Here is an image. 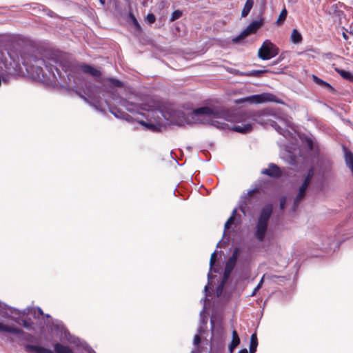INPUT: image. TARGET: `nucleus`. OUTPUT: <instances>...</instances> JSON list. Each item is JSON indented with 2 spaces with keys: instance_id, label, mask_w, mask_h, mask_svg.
I'll return each instance as SVG.
<instances>
[{
  "instance_id": "f257e3e1",
  "label": "nucleus",
  "mask_w": 353,
  "mask_h": 353,
  "mask_svg": "<svg viewBox=\"0 0 353 353\" xmlns=\"http://www.w3.org/2000/svg\"><path fill=\"white\" fill-rule=\"evenodd\" d=\"M8 55L10 61L3 56L1 59L9 73L21 72L23 65L33 79L46 83L60 84L68 90H75L77 93L79 81V79L74 76L77 72L82 71L95 77L101 75L99 70L88 64L70 67L65 61L62 60L57 54H53L46 59L32 54H23L20 57H14L8 52Z\"/></svg>"
},
{
  "instance_id": "f03ea898",
  "label": "nucleus",
  "mask_w": 353,
  "mask_h": 353,
  "mask_svg": "<svg viewBox=\"0 0 353 353\" xmlns=\"http://www.w3.org/2000/svg\"><path fill=\"white\" fill-rule=\"evenodd\" d=\"M171 122L178 125L185 124L204 123L205 121L218 128H225V123L218 119L229 120V113L223 108L203 106L194 109L186 115L183 111L173 110L170 114Z\"/></svg>"
},
{
  "instance_id": "7ed1b4c3",
  "label": "nucleus",
  "mask_w": 353,
  "mask_h": 353,
  "mask_svg": "<svg viewBox=\"0 0 353 353\" xmlns=\"http://www.w3.org/2000/svg\"><path fill=\"white\" fill-rule=\"evenodd\" d=\"M253 120L261 125H270L279 134L288 138L292 136L286 127L290 126V122L286 119L270 112V110H264L253 115Z\"/></svg>"
},
{
  "instance_id": "20e7f679",
  "label": "nucleus",
  "mask_w": 353,
  "mask_h": 353,
  "mask_svg": "<svg viewBox=\"0 0 353 353\" xmlns=\"http://www.w3.org/2000/svg\"><path fill=\"white\" fill-rule=\"evenodd\" d=\"M272 205L271 204H266L262 208L259 213L254 232V236L259 242H263L265 239L268 222L272 216Z\"/></svg>"
},
{
  "instance_id": "39448f33",
  "label": "nucleus",
  "mask_w": 353,
  "mask_h": 353,
  "mask_svg": "<svg viewBox=\"0 0 353 353\" xmlns=\"http://www.w3.org/2000/svg\"><path fill=\"white\" fill-rule=\"evenodd\" d=\"M279 54V48L270 40H265L258 51V57L262 60H269Z\"/></svg>"
},
{
  "instance_id": "423d86ee",
  "label": "nucleus",
  "mask_w": 353,
  "mask_h": 353,
  "mask_svg": "<svg viewBox=\"0 0 353 353\" xmlns=\"http://www.w3.org/2000/svg\"><path fill=\"white\" fill-rule=\"evenodd\" d=\"M275 96L270 93H262L259 94H253L241 99V102H248L252 104H259L268 101H274Z\"/></svg>"
},
{
  "instance_id": "0eeeda50",
  "label": "nucleus",
  "mask_w": 353,
  "mask_h": 353,
  "mask_svg": "<svg viewBox=\"0 0 353 353\" xmlns=\"http://www.w3.org/2000/svg\"><path fill=\"white\" fill-rule=\"evenodd\" d=\"M263 25L261 20H254L237 37L232 39L234 43H237L248 35L254 33Z\"/></svg>"
},
{
  "instance_id": "6e6552de",
  "label": "nucleus",
  "mask_w": 353,
  "mask_h": 353,
  "mask_svg": "<svg viewBox=\"0 0 353 353\" xmlns=\"http://www.w3.org/2000/svg\"><path fill=\"white\" fill-rule=\"evenodd\" d=\"M283 172L277 165L270 163L268 168L262 170L261 173L272 178H279L283 174Z\"/></svg>"
},
{
  "instance_id": "1a4fd4ad",
  "label": "nucleus",
  "mask_w": 353,
  "mask_h": 353,
  "mask_svg": "<svg viewBox=\"0 0 353 353\" xmlns=\"http://www.w3.org/2000/svg\"><path fill=\"white\" fill-rule=\"evenodd\" d=\"M256 192V190H250L248 194L241 197L239 202V209L242 213L246 215V208H249V205L252 203L253 194Z\"/></svg>"
},
{
  "instance_id": "9d476101",
  "label": "nucleus",
  "mask_w": 353,
  "mask_h": 353,
  "mask_svg": "<svg viewBox=\"0 0 353 353\" xmlns=\"http://www.w3.org/2000/svg\"><path fill=\"white\" fill-rule=\"evenodd\" d=\"M314 176V170L312 168H310L308 170L307 174L305 176L301 185H300V187L299 188V192L306 193V191H307Z\"/></svg>"
},
{
  "instance_id": "9b49d317",
  "label": "nucleus",
  "mask_w": 353,
  "mask_h": 353,
  "mask_svg": "<svg viewBox=\"0 0 353 353\" xmlns=\"http://www.w3.org/2000/svg\"><path fill=\"white\" fill-rule=\"evenodd\" d=\"M6 332L10 333L13 334H24L25 332L19 328H17L10 325H7L3 324V323H0V333Z\"/></svg>"
},
{
  "instance_id": "f8f14e48",
  "label": "nucleus",
  "mask_w": 353,
  "mask_h": 353,
  "mask_svg": "<svg viewBox=\"0 0 353 353\" xmlns=\"http://www.w3.org/2000/svg\"><path fill=\"white\" fill-rule=\"evenodd\" d=\"M312 78L313 81L322 88H324L332 93L336 92V90L329 83L323 81L314 74L312 75Z\"/></svg>"
},
{
  "instance_id": "ddd939ff",
  "label": "nucleus",
  "mask_w": 353,
  "mask_h": 353,
  "mask_svg": "<svg viewBox=\"0 0 353 353\" xmlns=\"http://www.w3.org/2000/svg\"><path fill=\"white\" fill-rule=\"evenodd\" d=\"M0 312L3 316L10 317L12 314H19V311L5 303H0Z\"/></svg>"
},
{
  "instance_id": "4468645a",
  "label": "nucleus",
  "mask_w": 353,
  "mask_h": 353,
  "mask_svg": "<svg viewBox=\"0 0 353 353\" xmlns=\"http://www.w3.org/2000/svg\"><path fill=\"white\" fill-rule=\"evenodd\" d=\"M232 334V339L228 345V350L230 353H232L233 351L235 350V348L240 343V339L239 337V335H238V333L236 332V331L233 330Z\"/></svg>"
},
{
  "instance_id": "2eb2a0df",
  "label": "nucleus",
  "mask_w": 353,
  "mask_h": 353,
  "mask_svg": "<svg viewBox=\"0 0 353 353\" xmlns=\"http://www.w3.org/2000/svg\"><path fill=\"white\" fill-rule=\"evenodd\" d=\"M334 70L344 79L353 82V73L350 71L335 68Z\"/></svg>"
},
{
  "instance_id": "dca6fc26",
  "label": "nucleus",
  "mask_w": 353,
  "mask_h": 353,
  "mask_svg": "<svg viewBox=\"0 0 353 353\" xmlns=\"http://www.w3.org/2000/svg\"><path fill=\"white\" fill-rule=\"evenodd\" d=\"M252 125L251 123H247L242 125H235L232 128V130L235 132L244 134L250 132L252 130Z\"/></svg>"
},
{
  "instance_id": "f3484780",
  "label": "nucleus",
  "mask_w": 353,
  "mask_h": 353,
  "mask_svg": "<svg viewBox=\"0 0 353 353\" xmlns=\"http://www.w3.org/2000/svg\"><path fill=\"white\" fill-rule=\"evenodd\" d=\"M54 350L56 353H74L69 346L63 345L60 343H56L54 345Z\"/></svg>"
},
{
  "instance_id": "a211bd4d",
  "label": "nucleus",
  "mask_w": 353,
  "mask_h": 353,
  "mask_svg": "<svg viewBox=\"0 0 353 353\" xmlns=\"http://www.w3.org/2000/svg\"><path fill=\"white\" fill-rule=\"evenodd\" d=\"M257 345H258V339H257L256 334L254 333L251 335V337H250V352L249 353H255L256 351Z\"/></svg>"
},
{
  "instance_id": "6ab92c4d",
  "label": "nucleus",
  "mask_w": 353,
  "mask_h": 353,
  "mask_svg": "<svg viewBox=\"0 0 353 353\" xmlns=\"http://www.w3.org/2000/svg\"><path fill=\"white\" fill-rule=\"evenodd\" d=\"M267 70H252L249 72H241V74L243 76H250V77H260L263 74L268 72Z\"/></svg>"
},
{
  "instance_id": "aec40b11",
  "label": "nucleus",
  "mask_w": 353,
  "mask_h": 353,
  "mask_svg": "<svg viewBox=\"0 0 353 353\" xmlns=\"http://www.w3.org/2000/svg\"><path fill=\"white\" fill-rule=\"evenodd\" d=\"M291 41L293 43L298 44L302 41V36L301 33L296 29H293L291 34Z\"/></svg>"
},
{
  "instance_id": "412c9836",
  "label": "nucleus",
  "mask_w": 353,
  "mask_h": 353,
  "mask_svg": "<svg viewBox=\"0 0 353 353\" xmlns=\"http://www.w3.org/2000/svg\"><path fill=\"white\" fill-rule=\"evenodd\" d=\"M306 193L298 191L296 197L294 199L293 210L295 211L298 208L299 203L305 198Z\"/></svg>"
},
{
  "instance_id": "4be33fe9",
  "label": "nucleus",
  "mask_w": 353,
  "mask_h": 353,
  "mask_svg": "<svg viewBox=\"0 0 353 353\" xmlns=\"http://www.w3.org/2000/svg\"><path fill=\"white\" fill-rule=\"evenodd\" d=\"M110 112L114 114L117 118H123L127 121H129L130 116L125 112H121L117 108H111Z\"/></svg>"
},
{
  "instance_id": "5701e85b",
  "label": "nucleus",
  "mask_w": 353,
  "mask_h": 353,
  "mask_svg": "<svg viewBox=\"0 0 353 353\" xmlns=\"http://www.w3.org/2000/svg\"><path fill=\"white\" fill-rule=\"evenodd\" d=\"M242 252V248L240 247L234 248L232 255L228 258L229 260L236 264L237 259Z\"/></svg>"
},
{
  "instance_id": "b1692460",
  "label": "nucleus",
  "mask_w": 353,
  "mask_h": 353,
  "mask_svg": "<svg viewBox=\"0 0 353 353\" xmlns=\"http://www.w3.org/2000/svg\"><path fill=\"white\" fill-rule=\"evenodd\" d=\"M242 252V248L240 247L234 248L232 255L228 258L229 260L236 264L237 259Z\"/></svg>"
},
{
  "instance_id": "393cba45",
  "label": "nucleus",
  "mask_w": 353,
  "mask_h": 353,
  "mask_svg": "<svg viewBox=\"0 0 353 353\" xmlns=\"http://www.w3.org/2000/svg\"><path fill=\"white\" fill-rule=\"evenodd\" d=\"M253 5L254 3H250V1H246L245 5H244V7L242 10V12H241V17H245L248 15V14L250 13L251 9L253 7Z\"/></svg>"
},
{
  "instance_id": "a878e982",
  "label": "nucleus",
  "mask_w": 353,
  "mask_h": 353,
  "mask_svg": "<svg viewBox=\"0 0 353 353\" xmlns=\"http://www.w3.org/2000/svg\"><path fill=\"white\" fill-rule=\"evenodd\" d=\"M65 335L67 336V340L70 343L74 344L76 345H81L79 343V339L78 338H76L74 336H72L70 333L68 331L65 332Z\"/></svg>"
},
{
  "instance_id": "bb28decb",
  "label": "nucleus",
  "mask_w": 353,
  "mask_h": 353,
  "mask_svg": "<svg viewBox=\"0 0 353 353\" xmlns=\"http://www.w3.org/2000/svg\"><path fill=\"white\" fill-rule=\"evenodd\" d=\"M302 141L310 150H312L314 149V141L312 137H305L302 139Z\"/></svg>"
},
{
  "instance_id": "cd10ccee",
  "label": "nucleus",
  "mask_w": 353,
  "mask_h": 353,
  "mask_svg": "<svg viewBox=\"0 0 353 353\" xmlns=\"http://www.w3.org/2000/svg\"><path fill=\"white\" fill-rule=\"evenodd\" d=\"M236 214V209H234L232 211V213L230 218L228 219V221L225 223V230L228 229L231 225L234 223L235 216Z\"/></svg>"
},
{
  "instance_id": "c85d7f7f",
  "label": "nucleus",
  "mask_w": 353,
  "mask_h": 353,
  "mask_svg": "<svg viewBox=\"0 0 353 353\" xmlns=\"http://www.w3.org/2000/svg\"><path fill=\"white\" fill-rule=\"evenodd\" d=\"M265 277V275L264 274L261 280L259 281V283L257 284V285L254 288V289L253 290L252 294H250V296H254L256 295V292L262 288L263 286V282H264V279Z\"/></svg>"
},
{
  "instance_id": "c756f323",
  "label": "nucleus",
  "mask_w": 353,
  "mask_h": 353,
  "mask_svg": "<svg viewBox=\"0 0 353 353\" xmlns=\"http://www.w3.org/2000/svg\"><path fill=\"white\" fill-rule=\"evenodd\" d=\"M182 16V12L179 10H174L171 15L170 21H174Z\"/></svg>"
},
{
  "instance_id": "7c9ffc66",
  "label": "nucleus",
  "mask_w": 353,
  "mask_h": 353,
  "mask_svg": "<svg viewBox=\"0 0 353 353\" xmlns=\"http://www.w3.org/2000/svg\"><path fill=\"white\" fill-rule=\"evenodd\" d=\"M287 14H288V12H287L286 9L283 8L279 14V17L277 19L276 23H279L280 22H283L287 17Z\"/></svg>"
},
{
  "instance_id": "2f4dec72",
  "label": "nucleus",
  "mask_w": 353,
  "mask_h": 353,
  "mask_svg": "<svg viewBox=\"0 0 353 353\" xmlns=\"http://www.w3.org/2000/svg\"><path fill=\"white\" fill-rule=\"evenodd\" d=\"M19 324L22 325L26 329L31 330L32 329V323L27 319H23L21 323Z\"/></svg>"
},
{
  "instance_id": "473e14b6",
  "label": "nucleus",
  "mask_w": 353,
  "mask_h": 353,
  "mask_svg": "<svg viewBox=\"0 0 353 353\" xmlns=\"http://www.w3.org/2000/svg\"><path fill=\"white\" fill-rule=\"evenodd\" d=\"M139 123H140V124H141L142 125L145 126L146 128H148L152 131H155L157 129V127L153 123H146L143 121H141Z\"/></svg>"
},
{
  "instance_id": "72a5a7b5",
  "label": "nucleus",
  "mask_w": 353,
  "mask_h": 353,
  "mask_svg": "<svg viewBox=\"0 0 353 353\" xmlns=\"http://www.w3.org/2000/svg\"><path fill=\"white\" fill-rule=\"evenodd\" d=\"M216 251H214L212 254L210 260V271H212L213 269V265L216 261Z\"/></svg>"
},
{
  "instance_id": "f704fd0d",
  "label": "nucleus",
  "mask_w": 353,
  "mask_h": 353,
  "mask_svg": "<svg viewBox=\"0 0 353 353\" xmlns=\"http://www.w3.org/2000/svg\"><path fill=\"white\" fill-rule=\"evenodd\" d=\"M235 265H236L235 263L228 259V261H226V263H225V268L228 270L233 271Z\"/></svg>"
},
{
  "instance_id": "c9c22d12",
  "label": "nucleus",
  "mask_w": 353,
  "mask_h": 353,
  "mask_svg": "<svg viewBox=\"0 0 353 353\" xmlns=\"http://www.w3.org/2000/svg\"><path fill=\"white\" fill-rule=\"evenodd\" d=\"M232 271L228 270L225 268L223 275V279L221 281L222 283H225L228 279H229L230 274Z\"/></svg>"
},
{
  "instance_id": "e433bc0d",
  "label": "nucleus",
  "mask_w": 353,
  "mask_h": 353,
  "mask_svg": "<svg viewBox=\"0 0 353 353\" xmlns=\"http://www.w3.org/2000/svg\"><path fill=\"white\" fill-rule=\"evenodd\" d=\"M146 20L148 21V22L150 24L153 23L155 22L156 21V17L154 16V14L152 13H149L147 14L146 16Z\"/></svg>"
},
{
  "instance_id": "4c0bfd02",
  "label": "nucleus",
  "mask_w": 353,
  "mask_h": 353,
  "mask_svg": "<svg viewBox=\"0 0 353 353\" xmlns=\"http://www.w3.org/2000/svg\"><path fill=\"white\" fill-rule=\"evenodd\" d=\"M286 201H287V199H286V197H285V196H282V197L280 199L279 207H280V209H281V210H284L285 206V204H286Z\"/></svg>"
},
{
  "instance_id": "58836bf2",
  "label": "nucleus",
  "mask_w": 353,
  "mask_h": 353,
  "mask_svg": "<svg viewBox=\"0 0 353 353\" xmlns=\"http://www.w3.org/2000/svg\"><path fill=\"white\" fill-rule=\"evenodd\" d=\"M110 81L116 87H121L123 85V83L118 79H111Z\"/></svg>"
},
{
  "instance_id": "ea45409f",
  "label": "nucleus",
  "mask_w": 353,
  "mask_h": 353,
  "mask_svg": "<svg viewBox=\"0 0 353 353\" xmlns=\"http://www.w3.org/2000/svg\"><path fill=\"white\" fill-rule=\"evenodd\" d=\"M224 285H225L224 283L221 282L219 285L217 287L216 292L217 296H220L222 294V292H223V288H224Z\"/></svg>"
},
{
  "instance_id": "a19ab883",
  "label": "nucleus",
  "mask_w": 353,
  "mask_h": 353,
  "mask_svg": "<svg viewBox=\"0 0 353 353\" xmlns=\"http://www.w3.org/2000/svg\"><path fill=\"white\" fill-rule=\"evenodd\" d=\"M213 279V276L211 274L210 272L208 274V284L204 288V291L206 292L208 290L209 285L210 283L211 280Z\"/></svg>"
},
{
  "instance_id": "79ce46f5",
  "label": "nucleus",
  "mask_w": 353,
  "mask_h": 353,
  "mask_svg": "<svg viewBox=\"0 0 353 353\" xmlns=\"http://www.w3.org/2000/svg\"><path fill=\"white\" fill-rule=\"evenodd\" d=\"M201 343V337L199 334H196L194 337L193 343L194 345H198Z\"/></svg>"
},
{
  "instance_id": "37998d69",
  "label": "nucleus",
  "mask_w": 353,
  "mask_h": 353,
  "mask_svg": "<svg viewBox=\"0 0 353 353\" xmlns=\"http://www.w3.org/2000/svg\"><path fill=\"white\" fill-rule=\"evenodd\" d=\"M130 17L133 21L134 25L137 28H140V25H139L138 21L137 20V19L135 18V17L132 14H130Z\"/></svg>"
},
{
  "instance_id": "c03bdc74",
  "label": "nucleus",
  "mask_w": 353,
  "mask_h": 353,
  "mask_svg": "<svg viewBox=\"0 0 353 353\" xmlns=\"http://www.w3.org/2000/svg\"><path fill=\"white\" fill-rule=\"evenodd\" d=\"M127 104H125L124 105L126 108V110L129 112H133L134 110V106L132 104H129L128 102H125Z\"/></svg>"
},
{
  "instance_id": "a18cd8bd",
  "label": "nucleus",
  "mask_w": 353,
  "mask_h": 353,
  "mask_svg": "<svg viewBox=\"0 0 353 353\" xmlns=\"http://www.w3.org/2000/svg\"><path fill=\"white\" fill-rule=\"evenodd\" d=\"M238 353H248V351L246 348H243L240 350Z\"/></svg>"
},
{
  "instance_id": "49530a36",
  "label": "nucleus",
  "mask_w": 353,
  "mask_h": 353,
  "mask_svg": "<svg viewBox=\"0 0 353 353\" xmlns=\"http://www.w3.org/2000/svg\"><path fill=\"white\" fill-rule=\"evenodd\" d=\"M330 243H331V240H329V241H328V242H326V243H323V244H322V246H323V247H324V246H325V245H330Z\"/></svg>"
},
{
  "instance_id": "de8ad7c7",
  "label": "nucleus",
  "mask_w": 353,
  "mask_h": 353,
  "mask_svg": "<svg viewBox=\"0 0 353 353\" xmlns=\"http://www.w3.org/2000/svg\"><path fill=\"white\" fill-rule=\"evenodd\" d=\"M37 310H38V312H39V314L43 315V312L42 310L40 307H38Z\"/></svg>"
},
{
  "instance_id": "09e8293b",
  "label": "nucleus",
  "mask_w": 353,
  "mask_h": 353,
  "mask_svg": "<svg viewBox=\"0 0 353 353\" xmlns=\"http://www.w3.org/2000/svg\"><path fill=\"white\" fill-rule=\"evenodd\" d=\"M99 2L101 5L104 6L105 3V0H99Z\"/></svg>"
},
{
  "instance_id": "8fccbe9b",
  "label": "nucleus",
  "mask_w": 353,
  "mask_h": 353,
  "mask_svg": "<svg viewBox=\"0 0 353 353\" xmlns=\"http://www.w3.org/2000/svg\"><path fill=\"white\" fill-rule=\"evenodd\" d=\"M205 309V306H204V307H203V310H202V311L201 312V315L204 312Z\"/></svg>"
},
{
  "instance_id": "3c124183",
  "label": "nucleus",
  "mask_w": 353,
  "mask_h": 353,
  "mask_svg": "<svg viewBox=\"0 0 353 353\" xmlns=\"http://www.w3.org/2000/svg\"><path fill=\"white\" fill-rule=\"evenodd\" d=\"M221 243V241H219L216 245V247H219L220 245V244Z\"/></svg>"
},
{
  "instance_id": "603ef678",
  "label": "nucleus",
  "mask_w": 353,
  "mask_h": 353,
  "mask_svg": "<svg viewBox=\"0 0 353 353\" xmlns=\"http://www.w3.org/2000/svg\"><path fill=\"white\" fill-rule=\"evenodd\" d=\"M246 1H248V2H249V0H246ZM250 3H254V0H250Z\"/></svg>"
},
{
  "instance_id": "864d4df0",
  "label": "nucleus",
  "mask_w": 353,
  "mask_h": 353,
  "mask_svg": "<svg viewBox=\"0 0 353 353\" xmlns=\"http://www.w3.org/2000/svg\"><path fill=\"white\" fill-rule=\"evenodd\" d=\"M46 316L47 318H50V316L49 314H46Z\"/></svg>"
},
{
  "instance_id": "5fc2aeb1",
  "label": "nucleus",
  "mask_w": 353,
  "mask_h": 353,
  "mask_svg": "<svg viewBox=\"0 0 353 353\" xmlns=\"http://www.w3.org/2000/svg\"><path fill=\"white\" fill-rule=\"evenodd\" d=\"M199 333H201V327H200V328L199 329Z\"/></svg>"
}]
</instances>
